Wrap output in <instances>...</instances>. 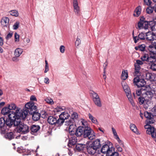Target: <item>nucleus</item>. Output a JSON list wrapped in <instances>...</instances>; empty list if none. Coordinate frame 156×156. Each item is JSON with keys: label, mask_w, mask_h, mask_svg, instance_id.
<instances>
[{"label": "nucleus", "mask_w": 156, "mask_h": 156, "mask_svg": "<svg viewBox=\"0 0 156 156\" xmlns=\"http://www.w3.org/2000/svg\"><path fill=\"white\" fill-rule=\"evenodd\" d=\"M140 79V78L138 76L133 79V83L134 84L137 85V84L138 83V81H139Z\"/></svg>", "instance_id": "nucleus-48"}, {"label": "nucleus", "mask_w": 156, "mask_h": 156, "mask_svg": "<svg viewBox=\"0 0 156 156\" xmlns=\"http://www.w3.org/2000/svg\"><path fill=\"white\" fill-rule=\"evenodd\" d=\"M30 128V131L32 135H37L40 129V126L38 125H32Z\"/></svg>", "instance_id": "nucleus-9"}, {"label": "nucleus", "mask_w": 156, "mask_h": 156, "mask_svg": "<svg viewBox=\"0 0 156 156\" xmlns=\"http://www.w3.org/2000/svg\"><path fill=\"white\" fill-rule=\"evenodd\" d=\"M69 116V114L66 112H63L59 115L58 119L61 125L64 122L65 120L67 119Z\"/></svg>", "instance_id": "nucleus-11"}, {"label": "nucleus", "mask_w": 156, "mask_h": 156, "mask_svg": "<svg viewBox=\"0 0 156 156\" xmlns=\"http://www.w3.org/2000/svg\"><path fill=\"white\" fill-rule=\"evenodd\" d=\"M114 148L113 147H111V148H110L109 146L106 144L102 146L101 149V151L103 153L106 154V155L107 156L108 154H109V153L111 152V151L114 150Z\"/></svg>", "instance_id": "nucleus-10"}, {"label": "nucleus", "mask_w": 156, "mask_h": 156, "mask_svg": "<svg viewBox=\"0 0 156 156\" xmlns=\"http://www.w3.org/2000/svg\"><path fill=\"white\" fill-rule=\"evenodd\" d=\"M147 133L149 134H151L152 137H154V136L156 133V129H155L154 127L152 126L146 130Z\"/></svg>", "instance_id": "nucleus-24"}, {"label": "nucleus", "mask_w": 156, "mask_h": 156, "mask_svg": "<svg viewBox=\"0 0 156 156\" xmlns=\"http://www.w3.org/2000/svg\"><path fill=\"white\" fill-rule=\"evenodd\" d=\"M90 93L92 96L93 100L100 98L98 94L93 91H91Z\"/></svg>", "instance_id": "nucleus-31"}, {"label": "nucleus", "mask_w": 156, "mask_h": 156, "mask_svg": "<svg viewBox=\"0 0 156 156\" xmlns=\"http://www.w3.org/2000/svg\"><path fill=\"white\" fill-rule=\"evenodd\" d=\"M12 34H13L12 33H9L6 37V39L7 40H8L9 39L11 38L12 36Z\"/></svg>", "instance_id": "nucleus-62"}, {"label": "nucleus", "mask_w": 156, "mask_h": 156, "mask_svg": "<svg viewBox=\"0 0 156 156\" xmlns=\"http://www.w3.org/2000/svg\"><path fill=\"white\" fill-rule=\"evenodd\" d=\"M149 55L148 54H144L141 57V59L143 61H146L147 62V61Z\"/></svg>", "instance_id": "nucleus-44"}, {"label": "nucleus", "mask_w": 156, "mask_h": 156, "mask_svg": "<svg viewBox=\"0 0 156 156\" xmlns=\"http://www.w3.org/2000/svg\"><path fill=\"white\" fill-rule=\"evenodd\" d=\"M156 35L151 32H148L146 33V39L149 41H153L156 40Z\"/></svg>", "instance_id": "nucleus-14"}, {"label": "nucleus", "mask_w": 156, "mask_h": 156, "mask_svg": "<svg viewBox=\"0 0 156 156\" xmlns=\"http://www.w3.org/2000/svg\"><path fill=\"white\" fill-rule=\"evenodd\" d=\"M10 14L13 16L17 17L18 16L19 13L18 11L16 10H13L10 12Z\"/></svg>", "instance_id": "nucleus-46"}, {"label": "nucleus", "mask_w": 156, "mask_h": 156, "mask_svg": "<svg viewBox=\"0 0 156 156\" xmlns=\"http://www.w3.org/2000/svg\"><path fill=\"white\" fill-rule=\"evenodd\" d=\"M146 99L142 96H140L138 98V102L140 105H142L144 103Z\"/></svg>", "instance_id": "nucleus-45"}, {"label": "nucleus", "mask_w": 156, "mask_h": 156, "mask_svg": "<svg viewBox=\"0 0 156 156\" xmlns=\"http://www.w3.org/2000/svg\"><path fill=\"white\" fill-rule=\"evenodd\" d=\"M153 10L154 9H153V6H152V7H148L146 9L147 13L149 14L152 13L153 12Z\"/></svg>", "instance_id": "nucleus-47"}, {"label": "nucleus", "mask_w": 156, "mask_h": 156, "mask_svg": "<svg viewBox=\"0 0 156 156\" xmlns=\"http://www.w3.org/2000/svg\"><path fill=\"white\" fill-rule=\"evenodd\" d=\"M152 114L155 116H156V106L154 107L151 109Z\"/></svg>", "instance_id": "nucleus-59"}, {"label": "nucleus", "mask_w": 156, "mask_h": 156, "mask_svg": "<svg viewBox=\"0 0 156 156\" xmlns=\"http://www.w3.org/2000/svg\"><path fill=\"white\" fill-rule=\"evenodd\" d=\"M19 110L17 109L15 112H12L8 118H5V125L7 127L12 126L13 124L14 126L15 122L17 121V119L21 117L19 114H18Z\"/></svg>", "instance_id": "nucleus-3"}, {"label": "nucleus", "mask_w": 156, "mask_h": 156, "mask_svg": "<svg viewBox=\"0 0 156 156\" xmlns=\"http://www.w3.org/2000/svg\"><path fill=\"white\" fill-rule=\"evenodd\" d=\"M78 118V115L77 113L73 112L72 115V118L71 119H73L74 120L75 119H76Z\"/></svg>", "instance_id": "nucleus-53"}, {"label": "nucleus", "mask_w": 156, "mask_h": 156, "mask_svg": "<svg viewBox=\"0 0 156 156\" xmlns=\"http://www.w3.org/2000/svg\"><path fill=\"white\" fill-rule=\"evenodd\" d=\"M146 84L145 81L144 79H140V81H138V84H137V85L136 86L138 87H141V88H143V87H145L144 86Z\"/></svg>", "instance_id": "nucleus-33"}, {"label": "nucleus", "mask_w": 156, "mask_h": 156, "mask_svg": "<svg viewBox=\"0 0 156 156\" xmlns=\"http://www.w3.org/2000/svg\"><path fill=\"white\" fill-rule=\"evenodd\" d=\"M7 128L5 125V118L3 117L0 118V130L2 134H5Z\"/></svg>", "instance_id": "nucleus-8"}, {"label": "nucleus", "mask_w": 156, "mask_h": 156, "mask_svg": "<svg viewBox=\"0 0 156 156\" xmlns=\"http://www.w3.org/2000/svg\"><path fill=\"white\" fill-rule=\"evenodd\" d=\"M23 52V49L21 48L16 49L14 51V55L16 57H19Z\"/></svg>", "instance_id": "nucleus-35"}, {"label": "nucleus", "mask_w": 156, "mask_h": 156, "mask_svg": "<svg viewBox=\"0 0 156 156\" xmlns=\"http://www.w3.org/2000/svg\"><path fill=\"white\" fill-rule=\"evenodd\" d=\"M84 128L83 131V136L84 138H87L90 140H92L95 137V135L94 131L91 128L88 127L87 122H83Z\"/></svg>", "instance_id": "nucleus-4"}, {"label": "nucleus", "mask_w": 156, "mask_h": 156, "mask_svg": "<svg viewBox=\"0 0 156 156\" xmlns=\"http://www.w3.org/2000/svg\"><path fill=\"white\" fill-rule=\"evenodd\" d=\"M150 68L154 71H156V63L152 64L149 66Z\"/></svg>", "instance_id": "nucleus-49"}, {"label": "nucleus", "mask_w": 156, "mask_h": 156, "mask_svg": "<svg viewBox=\"0 0 156 156\" xmlns=\"http://www.w3.org/2000/svg\"><path fill=\"white\" fill-rule=\"evenodd\" d=\"M40 114L42 118H45L46 117L47 113L44 111H42Z\"/></svg>", "instance_id": "nucleus-57"}, {"label": "nucleus", "mask_w": 156, "mask_h": 156, "mask_svg": "<svg viewBox=\"0 0 156 156\" xmlns=\"http://www.w3.org/2000/svg\"><path fill=\"white\" fill-rule=\"evenodd\" d=\"M19 35L16 32L14 34L15 41L18 42L19 40Z\"/></svg>", "instance_id": "nucleus-54"}, {"label": "nucleus", "mask_w": 156, "mask_h": 156, "mask_svg": "<svg viewBox=\"0 0 156 156\" xmlns=\"http://www.w3.org/2000/svg\"><path fill=\"white\" fill-rule=\"evenodd\" d=\"M4 134L5 137L9 140H11L13 139L15 136L14 133L12 132H7V133L5 132Z\"/></svg>", "instance_id": "nucleus-21"}, {"label": "nucleus", "mask_w": 156, "mask_h": 156, "mask_svg": "<svg viewBox=\"0 0 156 156\" xmlns=\"http://www.w3.org/2000/svg\"><path fill=\"white\" fill-rule=\"evenodd\" d=\"M146 78L151 81L156 80V74L154 73H146Z\"/></svg>", "instance_id": "nucleus-18"}, {"label": "nucleus", "mask_w": 156, "mask_h": 156, "mask_svg": "<svg viewBox=\"0 0 156 156\" xmlns=\"http://www.w3.org/2000/svg\"><path fill=\"white\" fill-rule=\"evenodd\" d=\"M144 4L147 6L151 5V1L150 0H144Z\"/></svg>", "instance_id": "nucleus-55"}, {"label": "nucleus", "mask_w": 156, "mask_h": 156, "mask_svg": "<svg viewBox=\"0 0 156 156\" xmlns=\"http://www.w3.org/2000/svg\"><path fill=\"white\" fill-rule=\"evenodd\" d=\"M8 107L10 111H11V110H15L14 112H15L17 109H18L19 110L18 112H19L20 110L18 109V108H16V105L14 103H11L10 104H9Z\"/></svg>", "instance_id": "nucleus-32"}, {"label": "nucleus", "mask_w": 156, "mask_h": 156, "mask_svg": "<svg viewBox=\"0 0 156 156\" xmlns=\"http://www.w3.org/2000/svg\"><path fill=\"white\" fill-rule=\"evenodd\" d=\"M21 117L17 119V121L15 122L14 126H17V130L18 132L22 134H26L30 132V128L28 126L21 122Z\"/></svg>", "instance_id": "nucleus-2"}, {"label": "nucleus", "mask_w": 156, "mask_h": 156, "mask_svg": "<svg viewBox=\"0 0 156 156\" xmlns=\"http://www.w3.org/2000/svg\"><path fill=\"white\" fill-rule=\"evenodd\" d=\"M151 104V101L149 99H146L145 103L144 104V108H147Z\"/></svg>", "instance_id": "nucleus-42"}, {"label": "nucleus", "mask_w": 156, "mask_h": 156, "mask_svg": "<svg viewBox=\"0 0 156 156\" xmlns=\"http://www.w3.org/2000/svg\"><path fill=\"white\" fill-rule=\"evenodd\" d=\"M37 107L34 105V102L30 101L27 102L25 105V108L23 112H18L23 119H24L26 117L28 113L29 114H33L37 111Z\"/></svg>", "instance_id": "nucleus-1"}, {"label": "nucleus", "mask_w": 156, "mask_h": 156, "mask_svg": "<svg viewBox=\"0 0 156 156\" xmlns=\"http://www.w3.org/2000/svg\"><path fill=\"white\" fill-rule=\"evenodd\" d=\"M77 142V139L75 136H73L70 138L69 140V144L72 145L76 144Z\"/></svg>", "instance_id": "nucleus-30"}, {"label": "nucleus", "mask_w": 156, "mask_h": 156, "mask_svg": "<svg viewBox=\"0 0 156 156\" xmlns=\"http://www.w3.org/2000/svg\"><path fill=\"white\" fill-rule=\"evenodd\" d=\"M130 128L131 130L136 134H139V132L137 131V129L136 125L133 124H131L130 125Z\"/></svg>", "instance_id": "nucleus-36"}, {"label": "nucleus", "mask_w": 156, "mask_h": 156, "mask_svg": "<svg viewBox=\"0 0 156 156\" xmlns=\"http://www.w3.org/2000/svg\"><path fill=\"white\" fill-rule=\"evenodd\" d=\"M126 96L131 105L133 107H134L135 106V103L133 100V97L132 96L131 92L130 93H128L127 94H126Z\"/></svg>", "instance_id": "nucleus-26"}, {"label": "nucleus", "mask_w": 156, "mask_h": 156, "mask_svg": "<svg viewBox=\"0 0 156 156\" xmlns=\"http://www.w3.org/2000/svg\"><path fill=\"white\" fill-rule=\"evenodd\" d=\"M156 63V56L152 55L151 54H150L147 63L149 64V66L151 65Z\"/></svg>", "instance_id": "nucleus-19"}, {"label": "nucleus", "mask_w": 156, "mask_h": 156, "mask_svg": "<svg viewBox=\"0 0 156 156\" xmlns=\"http://www.w3.org/2000/svg\"><path fill=\"white\" fill-rule=\"evenodd\" d=\"M59 119L58 117L55 116H49L48 117L47 121L48 123L51 125L61 126Z\"/></svg>", "instance_id": "nucleus-5"}, {"label": "nucleus", "mask_w": 156, "mask_h": 156, "mask_svg": "<svg viewBox=\"0 0 156 156\" xmlns=\"http://www.w3.org/2000/svg\"><path fill=\"white\" fill-rule=\"evenodd\" d=\"M152 24V26H153L154 25V23L152 21H145L144 22L139 21L138 23V27L139 29H140L143 28V26L144 25H145L144 27L145 29H147L150 27H151V25Z\"/></svg>", "instance_id": "nucleus-7"}, {"label": "nucleus", "mask_w": 156, "mask_h": 156, "mask_svg": "<svg viewBox=\"0 0 156 156\" xmlns=\"http://www.w3.org/2000/svg\"><path fill=\"white\" fill-rule=\"evenodd\" d=\"M45 100L48 103L51 105H52L54 104L53 101L51 98H47L45 99Z\"/></svg>", "instance_id": "nucleus-50"}, {"label": "nucleus", "mask_w": 156, "mask_h": 156, "mask_svg": "<svg viewBox=\"0 0 156 156\" xmlns=\"http://www.w3.org/2000/svg\"><path fill=\"white\" fill-rule=\"evenodd\" d=\"M146 39V34L143 33H140L138 36L133 37V40L134 42L136 43L140 40H144Z\"/></svg>", "instance_id": "nucleus-16"}, {"label": "nucleus", "mask_w": 156, "mask_h": 156, "mask_svg": "<svg viewBox=\"0 0 156 156\" xmlns=\"http://www.w3.org/2000/svg\"><path fill=\"white\" fill-rule=\"evenodd\" d=\"M65 108L64 107H58L55 109V111L56 112H60L63 110Z\"/></svg>", "instance_id": "nucleus-52"}, {"label": "nucleus", "mask_w": 156, "mask_h": 156, "mask_svg": "<svg viewBox=\"0 0 156 156\" xmlns=\"http://www.w3.org/2000/svg\"><path fill=\"white\" fill-rule=\"evenodd\" d=\"M122 85L123 87V89L125 92L126 94L128 93H130V90L129 87L128 86L126 83L125 82H123L122 83Z\"/></svg>", "instance_id": "nucleus-29"}, {"label": "nucleus", "mask_w": 156, "mask_h": 156, "mask_svg": "<svg viewBox=\"0 0 156 156\" xmlns=\"http://www.w3.org/2000/svg\"><path fill=\"white\" fill-rule=\"evenodd\" d=\"M152 91H150L149 90V89L145 87V89H144V94L145 95V98H146L147 97V98L151 99V98L153 96V94H154V92L153 90Z\"/></svg>", "instance_id": "nucleus-15"}, {"label": "nucleus", "mask_w": 156, "mask_h": 156, "mask_svg": "<svg viewBox=\"0 0 156 156\" xmlns=\"http://www.w3.org/2000/svg\"><path fill=\"white\" fill-rule=\"evenodd\" d=\"M128 73L127 70H123L122 71L121 77L122 79L124 80H126L128 77Z\"/></svg>", "instance_id": "nucleus-39"}, {"label": "nucleus", "mask_w": 156, "mask_h": 156, "mask_svg": "<svg viewBox=\"0 0 156 156\" xmlns=\"http://www.w3.org/2000/svg\"><path fill=\"white\" fill-rule=\"evenodd\" d=\"M81 122L82 123V126H80L78 127L76 129V132L74 133H73L72 134H75L77 136H80L82 134H83V131L84 128V123L83 122H86L85 120L82 119Z\"/></svg>", "instance_id": "nucleus-6"}, {"label": "nucleus", "mask_w": 156, "mask_h": 156, "mask_svg": "<svg viewBox=\"0 0 156 156\" xmlns=\"http://www.w3.org/2000/svg\"><path fill=\"white\" fill-rule=\"evenodd\" d=\"M32 115V118L33 120L34 121H37L39 120L41 117V114L40 113L38 112H35L33 114H30Z\"/></svg>", "instance_id": "nucleus-27"}, {"label": "nucleus", "mask_w": 156, "mask_h": 156, "mask_svg": "<svg viewBox=\"0 0 156 156\" xmlns=\"http://www.w3.org/2000/svg\"><path fill=\"white\" fill-rule=\"evenodd\" d=\"M142 61L139 60H136V62L135 63L140 66L141 65L143 64V62Z\"/></svg>", "instance_id": "nucleus-64"}, {"label": "nucleus", "mask_w": 156, "mask_h": 156, "mask_svg": "<svg viewBox=\"0 0 156 156\" xmlns=\"http://www.w3.org/2000/svg\"><path fill=\"white\" fill-rule=\"evenodd\" d=\"M140 69H137L135 68L134 73L136 75L139 76L140 74Z\"/></svg>", "instance_id": "nucleus-60"}, {"label": "nucleus", "mask_w": 156, "mask_h": 156, "mask_svg": "<svg viewBox=\"0 0 156 156\" xmlns=\"http://www.w3.org/2000/svg\"><path fill=\"white\" fill-rule=\"evenodd\" d=\"M141 9L140 6L137 7L134 10L133 15L134 16L138 17L140 14Z\"/></svg>", "instance_id": "nucleus-28"}, {"label": "nucleus", "mask_w": 156, "mask_h": 156, "mask_svg": "<svg viewBox=\"0 0 156 156\" xmlns=\"http://www.w3.org/2000/svg\"><path fill=\"white\" fill-rule=\"evenodd\" d=\"M73 4L74 11L76 14H78L79 11L80 9L78 5V2L77 0H73Z\"/></svg>", "instance_id": "nucleus-25"}, {"label": "nucleus", "mask_w": 156, "mask_h": 156, "mask_svg": "<svg viewBox=\"0 0 156 156\" xmlns=\"http://www.w3.org/2000/svg\"><path fill=\"white\" fill-rule=\"evenodd\" d=\"M75 121L73 119H70L65 122V125L69 126V132L71 134H73V130L72 129H73V127L75 125Z\"/></svg>", "instance_id": "nucleus-12"}, {"label": "nucleus", "mask_w": 156, "mask_h": 156, "mask_svg": "<svg viewBox=\"0 0 156 156\" xmlns=\"http://www.w3.org/2000/svg\"><path fill=\"white\" fill-rule=\"evenodd\" d=\"M81 43V41L80 39L77 38L75 42V45L77 46H78Z\"/></svg>", "instance_id": "nucleus-61"}, {"label": "nucleus", "mask_w": 156, "mask_h": 156, "mask_svg": "<svg viewBox=\"0 0 156 156\" xmlns=\"http://www.w3.org/2000/svg\"><path fill=\"white\" fill-rule=\"evenodd\" d=\"M145 45L144 44H142L138 46L135 47V48L136 50H139L141 51H144L145 49Z\"/></svg>", "instance_id": "nucleus-38"}, {"label": "nucleus", "mask_w": 156, "mask_h": 156, "mask_svg": "<svg viewBox=\"0 0 156 156\" xmlns=\"http://www.w3.org/2000/svg\"><path fill=\"white\" fill-rule=\"evenodd\" d=\"M45 69L44 72L45 73H46L47 72H48V71L49 69L48 63L47 61L46 60H45Z\"/></svg>", "instance_id": "nucleus-51"}, {"label": "nucleus", "mask_w": 156, "mask_h": 156, "mask_svg": "<svg viewBox=\"0 0 156 156\" xmlns=\"http://www.w3.org/2000/svg\"><path fill=\"white\" fill-rule=\"evenodd\" d=\"M12 112H14V111H11L8 108V107H4L1 110V113L5 116L6 117L7 116L8 117L10 115Z\"/></svg>", "instance_id": "nucleus-17"}, {"label": "nucleus", "mask_w": 156, "mask_h": 156, "mask_svg": "<svg viewBox=\"0 0 156 156\" xmlns=\"http://www.w3.org/2000/svg\"><path fill=\"white\" fill-rule=\"evenodd\" d=\"M144 89H145V87H143L141 88L140 89L136 90V94L138 96H140L141 94L142 95H144Z\"/></svg>", "instance_id": "nucleus-37"}, {"label": "nucleus", "mask_w": 156, "mask_h": 156, "mask_svg": "<svg viewBox=\"0 0 156 156\" xmlns=\"http://www.w3.org/2000/svg\"><path fill=\"white\" fill-rule=\"evenodd\" d=\"M144 115L147 119V123L151 124L154 122V120L152 118L153 116L151 113L146 111L144 113Z\"/></svg>", "instance_id": "nucleus-13"}, {"label": "nucleus", "mask_w": 156, "mask_h": 156, "mask_svg": "<svg viewBox=\"0 0 156 156\" xmlns=\"http://www.w3.org/2000/svg\"><path fill=\"white\" fill-rule=\"evenodd\" d=\"M90 144L97 150L101 146L100 140L98 139L94 141Z\"/></svg>", "instance_id": "nucleus-23"}, {"label": "nucleus", "mask_w": 156, "mask_h": 156, "mask_svg": "<svg viewBox=\"0 0 156 156\" xmlns=\"http://www.w3.org/2000/svg\"><path fill=\"white\" fill-rule=\"evenodd\" d=\"M111 152L108 154L107 156H119V154L118 152H115L114 149L111 151Z\"/></svg>", "instance_id": "nucleus-43"}, {"label": "nucleus", "mask_w": 156, "mask_h": 156, "mask_svg": "<svg viewBox=\"0 0 156 156\" xmlns=\"http://www.w3.org/2000/svg\"><path fill=\"white\" fill-rule=\"evenodd\" d=\"M9 19L8 17H4L1 20L2 25L3 27H7L9 25Z\"/></svg>", "instance_id": "nucleus-22"}, {"label": "nucleus", "mask_w": 156, "mask_h": 156, "mask_svg": "<svg viewBox=\"0 0 156 156\" xmlns=\"http://www.w3.org/2000/svg\"><path fill=\"white\" fill-rule=\"evenodd\" d=\"M87 152L90 154H94L97 150L90 144L87 145Z\"/></svg>", "instance_id": "nucleus-20"}, {"label": "nucleus", "mask_w": 156, "mask_h": 156, "mask_svg": "<svg viewBox=\"0 0 156 156\" xmlns=\"http://www.w3.org/2000/svg\"><path fill=\"white\" fill-rule=\"evenodd\" d=\"M146 88H147V89H148L150 91H152V90H153L154 92V94L155 93V88L152 87L151 85H150L149 86H148L147 87H146Z\"/></svg>", "instance_id": "nucleus-58"}, {"label": "nucleus", "mask_w": 156, "mask_h": 156, "mask_svg": "<svg viewBox=\"0 0 156 156\" xmlns=\"http://www.w3.org/2000/svg\"><path fill=\"white\" fill-rule=\"evenodd\" d=\"M94 104L98 107H101L102 106V104L100 98L93 100Z\"/></svg>", "instance_id": "nucleus-41"}, {"label": "nucleus", "mask_w": 156, "mask_h": 156, "mask_svg": "<svg viewBox=\"0 0 156 156\" xmlns=\"http://www.w3.org/2000/svg\"><path fill=\"white\" fill-rule=\"evenodd\" d=\"M65 47L63 45H61L60 48V51L62 53H63L65 51Z\"/></svg>", "instance_id": "nucleus-63"}, {"label": "nucleus", "mask_w": 156, "mask_h": 156, "mask_svg": "<svg viewBox=\"0 0 156 156\" xmlns=\"http://www.w3.org/2000/svg\"><path fill=\"white\" fill-rule=\"evenodd\" d=\"M88 116L89 119L92 122L95 124H98V122L96 119L90 113H89Z\"/></svg>", "instance_id": "nucleus-40"}, {"label": "nucleus", "mask_w": 156, "mask_h": 156, "mask_svg": "<svg viewBox=\"0 0 156 156\" xmlns=\"http://www.w3.org/2000/svg\"><path fill=\"white\" fill-rule=\"evenodd\" d=\"M19 25V23L18 22H16L13 26V28L14 30L17 29Z\"/></svg>", "instance_id": "nucleus-56"}, {"label": "nucleus", "mask_w": 156, "mask_h": 156, "mask_svg": "<svg viewBox=\"0 0 156 156\" xmlns=\"http://www.w3.org/2000/svg\"><path fill=\"white\" fill-rule=\"evenodd\" d=\"M85 147V144H78L76 145V149L78 151H81L83 150Z\"/></svg>", "instance_id": "nucleus-34"}]
</instances>
